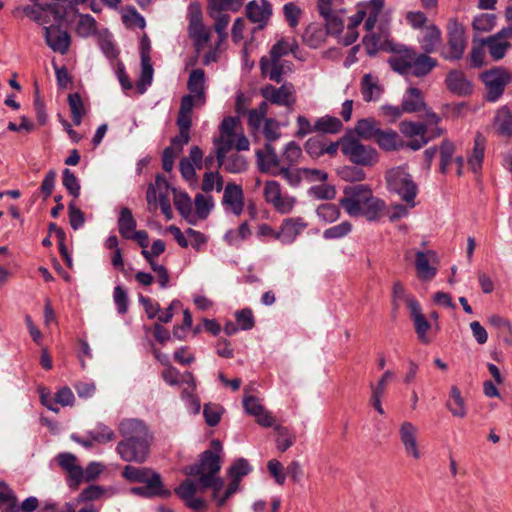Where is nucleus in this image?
Wrapping results in <instances>:
<instances>
[{"instance_id": "f257e3e1", "label": "nucleus", "mask_w": 512, "mask_h": 512, "mask_svg": "<svg viewBox=\"0 0 512 512\" xmlns=\"http://www.w3.org/2000/svg\"><path fill=\"white\" fill-rule=\"evenodd\" d=\"M211 447L199 455V460L196 463L184 467L182 472L186 476H199V484L202 487H211V498L216 506L223 507L240 490L242 478L252 471V467L245 458L235 460L227 470L230 481L223 491L225 482L219 476L222 445L218 440H213Z\"/></svg>"}, {"instance_id": "f03ea898", "label": "nucleus", "mask_w": 512, "mask_h": 512, "mask_svg": "<svg viewBox=\"0 0 512 512\" xmlns=\"http://www.w3.org/2000/svg\"><path fill=\"white\" fill-rule=\"evenodd\" d=\"M339 204L350 217H364L368 221L380 219L386 208L385 202L374 196L366 184L346 186Z\"/></svg>"}, {"instance_id": "7ed1b4c3", "label": "nucleus", "mask_w": 512, "mask_h": 512, "mask_svg": "<svg viewBox=\"0 0 512 512\" xmlns=\"http://www.w3.org/2000/svg\"><path fill=\"white\" fill-rule=\"evenodd\" d=\"M391 51L393 55L388 59L390 68L405 77H425L438 65L437 59L429 56V53H419L403 44L391 46Z\"/></svg>"}, {"instance_id": "20e7f679", "label": "nucleus", "mask_w": 512, "mask_h": 512, "mask_svg": "<svg viewBox=\"0 0 512 512\" xmlns=\"http://www.w3.org/2000/svg\"><path fill=\"white\" fill-rule=\"evenodd\" d=\"M387 187L390 192L397 194L408 207L416 206L415 198L418 186L406 166H398L386 173Z\"/></svg>"}, {"instance_id": "39448f33", "label": "nucleus", "mask_w": 512, "mask_h": 512, "mask_svg": "<svg viewBox=\"0 0 512 512\" xmlns=\"http://www.w3.org/2000/svg\"><path fill=\"white\" fill-rule=\"evenodd\" d=\"M341 151L352 162L362 166H372L378 161V152L369 145H364L358 139L341 138Z\"/></svg>"}, {"instance_id": "423d86ee", "label": "nucleus", "mask_w": 512, "mask_h": 512, "mask_svg": "<svg viewBox=\"0 0 512 512\" xmlns=\"http://www.w3.org/2000/svg\"><path fill=\"white\" fill-rule=\"evenodd\" d=\"M447 50L442 52L444 59L458 61L463 58L467 47L465 28L457 19L452 18L447 23Z\"/></svg>"}, {"instance_id": "0eeeda50", "label": "nucleus", "mask_w": 512, "mask_h": 512, "mask_svg": "<svg viewBox=\"0 0 512 512\" xmlns=\"http://www.w3.org/2000/svg\"><path fill=\"white\" fill-rule=\"evenodd\" d=\"M481 79L486 89L485 100L494 103L501 98L506 86L512 82V75L508 70L497 67L484 71Z\"/></svg>"}, {"instance_id": "6e6552de", "label": "nucleus", "mask_w": 512, "mask_h": 512, "mask_svg": "<svg viewBox=\"0 0 512 512\" xmlns=\"http://www.w3.org/2000/svg\"><path fill=\"white\" fill-rule=\"evenodd\" d=\"M188 33L193 40L195 49L200 51L208 43L211 36L210 29L203 24L201 7L197 3H191L188 7Z\"/></svg>"}, {"instance_id": "1a4fd4ad", "label": "nucleus", "mask_w": 512, "mask_h": 512, "mask_svg": "<svg viewBox=\"0 0 512 512\" xmlns=\"http://www.w3.org/2000/svg\"><path fill=\"white\" fill-rule=\"evenodd\" d=\"M196 477V480L190 478L185 479L174 490L175 494L184 501L185 505L193 510H199L206 506V502L203 498L195 497L197 491L203 492L206 489H211V487H202L199 484V476Z\"/></svg>"}, {"instance_id": "9d476101", "label": "nucleus", "mask_w": 512, "mask_h": 512, "mask_svg": "<svg viewBox=\"0 0 512 512\" xmlns=\"http://www.w3.org/2000/svg\"><path fill=\"white\" fill-rule=\"evenodd\" d=\"M151 440L120 441L116 450L120 458L126 462L143 463L148 457Z\"/></svg>"}, {"instance_id": "9b49d317", "label": "nucleus", "mask_w": 512, "mask_h": 512, "mask_svg": "<svg viewBox=\"0 0 512 512\" xmlns=\"http://www.w3.org/2000/svg\"><path fill=\"white\" fill-rule=\"evenodd\" d=\"M512 27H503L499 32L482 39V46H485L489 55L495 61L501 60L511 47Z\"/></svg>"}, {"instance_id": "f8f14e48", "label": "nucleus", "mask_w": 512, "mask_h": 512, "mask_svg": "<svg viewBox=\"0 0 512 512\" xmlns=\"http://www.w3.org/2000/svg\"><path fill=\"white\" fill-rule=\"evenodd\" d=\"M295 89L293 84L284 83L280 87L271 84L261 89V95L272 104L291 108L295 103Z\"/></svg>"}, {"instance_id": "ddd939ff", "label": "nucleus", "mask_w": 512, "mask_h": 512, "mask_svg": "<svg viewBox=\"0 0 512 512\" xmlns=\"http://www.w3.org/2000/svg\"><path fill=\"white\" fill-rule=\"evenodd\" d=\"M401 133L410 141L405 143L406 148L413 151L420 150L427 144V139H424V134L428 133V124L422 122L403 121L400 123Z\"/></svg>"}, {"instance_id": "4468645a", "label": "nucleus", "mask_w": 512, "mask_h": 512, "mask_svg": "<svg viewBox=\"0 0 512 512\" xmlns=\"http://www.w3.org/2000/svg\"><path fill=\"white\" fill-rule=\"evenodd\" d=\"M307 227L308 223L302 217L285 218L279 226L276 240L283 245H291Z\"/></svg>"}, {"instance_id": "2eb2a0df", "label": "nucleus", "mask_w": 512, "mask_h": 512, "mask_svg": "<svg viewBox=\"0 0 512 512\" xmlns=\"http://www.w3.org/2000/svg\"><path fill=\"white\" fill-rule=\"evenodd\" d=\"M58 465L68 474V485L77 488L84 481L83 468L78 465L77 458L69 452L60 453L56 457Z\"/></svg>"}, {"instance_id": "dca6fc26", "label": "nucleus", "mask_w": 512, "mask_h": 512, "mask_svg": "<svg viewBox=\"0 0 512 512\" xmlns=\"http://www.w3.org/2000/svg\"><path fill=\"white\" fill-rule=\"evenodd\" d=\"M118 430L123 437L122 441H136L152 439L147 426L138 419H124L119 423Z\"/></svg>"}, {"instance_id": "f3484780", "label": "nucleus", "mask_w": 512, "mask_h": 512, "mask_svg": "<svg viewBox=\"0 0 512 512\" xmlns=\"http://www.w3.org/2000/svg\"><path fill=\"white\" fill-rule=\"evenodd\" d=\"M407 306L419 340L424 344H428L430 338L427 336V332L430 330L431 325L423 315L419 302L415 298H407Z\"/></svg>"}, {"instance_id": "a211bd4d", "label": "nucleus", "mask_w": 512, "mask_h": 512, "mask_svg": "<svg viewBox=\"0 0 512 512\" xmlns=\"http://www.w3.org/2000/svg\"><path fill=\"white\" fill-rule=\"evenodd\" d=\"M44 37L47 45L62 55L66 54L71 44L68 32L62 31L55 26L44 27Z\"/></svg>"}, {"instance_id": "6ab92c4d", "label": "nucleus", "mask_w": 512, "mask_h": 512, "mask_svg": "<svg viewBox=\"0 0 512 512\" xmlns=\"http://www.w3.org/2000/svg\"><path fill=\"white\" fill-rule=\"evenodd\" d=\"M417 433L418 428L409 421L403 422L399 428V438L405 453L414 459H419L421 456L416 440Z\"/></svg>"}, {"instance_id": "aec40b11", "label": "nucleus", "mask_w": 512, "mask_h": 512, "mask_svg": "<svg viewBox=\"0 0 512 512\" xmlns=\"http://www.w3.org/2000/svg\"><path fill=\"white\" fill-rule=\"evenodd\" d=\"M152 480L144 483V486L132 487L130 493L143 498H169L171 496L172 492L165 487L161 476H155Z\"/></svg>"}, {"instance_id": "412c9836", "label": "nucleus", "mask_w": 512, "mask_h": 512, "mask_svg": "<svg viewBox=\"0 0 512 512\" xmlns=\"http://www.w3.org/2000/svg\"><path fill=\"white\" fill-rule=\"evenodd\" d=\"M240 6L233 5L232 8H219L218 5H215L213 0H209V9L210 16L215 20L214 29L219 37L218 45L226 38V28L230 21V16L228 14L223 13L225 10H238Z\"/></svg>"}, {"instance_id": "4be33fe9", "label": "nucleus", "mask_w": 512, "mask_h": 512, "mask_svg": "<svg viewBox=\"0 0 512 512\" xmlns=\"http://www.w3.org/2000/svg\"><path fill=\"white\" fill-rule=\"evenodd\" d=\"M206 77L205 71L201 68L193 69L187 81V88L189 90V94H192L196 97V101L200 106L205 105L206 103Z\"/></svg>"}, {"instance_id": "5701e85b", "label": "nucleus", "mask_w": 512, "mask_h": 512, "mask_svg": "<svg viewBox=\"0 0 512 512\" xmlns=\"http://www.w3.org/2000/svg\"><path fill=\"white\" fill-rule=\"evenodd\" d=\"M222 203L229 207L233 214L239 216L244 208L243 191L241 186L234 183H228L224 188Z\"/></svg>"}, {"instance_id": "b1692460", "label": "nucleus", "mask_w": 512, "mask_h": 512, "mask_svg": "<svg viewBox=\"0 0 512 512\" xmlns=\"http://www.w3.org/2000/svg\"><path fill=\"white\" fill-rule=\"evenodd\" d=\"M447 89L457 96H467L473 91V85L460 71H451L445 79Z\"/></svg>"}, {"instance_id": "393cba45", "label": "nucleus", "mask_w": 512, "mask_h": 512, "mask_svg": "<svg viewBox=\"0 0 512 512\" xmlns=\"http://www.w3.org/2000/svg\"><path fill=\"white\" fill-rule=\"evenodd\" d=\"M261 73L267 76L271 81L280 83L283 80V75L286 69H290L288 62L281 60L268 59L263 56L260 60Z\"/></svg>"}, {"instance_id": "a878e982", "label": "nucleus", "mask_w": 512, "mask_h": 512, "mask_svg": "<svg viewBox=\"0 0 512 512\" xmlns=\"http://www.w3.org/2000/svg\"><path fill=\"white\" fill-rule=\"evenodd\" d=\"M374 142L380 149L387 152L397 151L405 146L398 132L392 128H381Z\"/></svg>"}, {"instance_id": "bb28decb", "label": "nucleus", "mask_w": 512, "mask_h": 512, "mask_svg": "<svg viewBox=\"0 0 512 512\" xmlns=\"http://www.w3.org/2000/svg\"><path fill=\"white\" fill-rule=\"evenodd\" d=\"M380 32L370 33L365 35L362 39V45L369 56H375L377 52L388 42L389 31L385 26L379 27Z\"/></svg>"}, {"instance_id": "cd10ccee", "label": "nucleus", "mask_w": 512, "mask_h": 512, "mask_svg": "<svg viewBox=\"0 0 512 512\" xmlns=\"http://www.w3.org/2000/svg\"><path fill=\"white\" fill-rule=\"evenodd\" d=\"M435 254L433 251H418L416 253L415 258V268L418 277L421 280H431L436 275V268L430 264L432 258H434Z\"/></svg>"}, {"instance_id": "c85d7f7f", "label": "nucleus", "mask_w": 512, "mask_h": 512, "mask_svg": "<svg viewBox=\"0 0 512 512\" xmlns=\"http://www.w3.org/2000/svg\"><path fill=\"white\" fill-rule=\"evenodd\" d=\"M246 13L251 22L260 23L262 26L271 15L270 3L266 0H262L260 3L256 0L250 1L246 6Z\"/></svg>"}, {"instance_id": "c756f323", "label": "nucleus", "mask_w": 512, "mask_h": 512, "mask_svg": "<svg viewBox=\"0 0 512 512\" xmlns=\"http://www.w3.org/2000/svg\"><path fill=\"white\" fill-rule=\"evenodd\" d=\"M381 123L373 117L359 119L355 124V133L359 138L373 141L376 139L380 129Z\"/></svg>"}, {"instance_id": "7c9ffc66", "label": "nucleus", "mask_w": 512, "mask_h": 512, "mask_svg": "<svg viewBox=\"0 0 512 512\" xmlns=\"http://www.w3.org/2000/svg\"><path fill=\"white\" fill-rule=\"evenodd\" d=\"M402 108L404 112L415 113L426 110V104L420 89L416 87H410L402 99Z\"/></svg>"}, {"instance_id": "2f4dec72", "label": "nucleus", "mask_w": 512, "mask_h": 512, "mask_svg": "<svg viewBox=\"0 0 512 512\" xmlns=\"http://www.w3.org/2000/svg\"><path fill=\"white\" fill-rule=\"evenodd\" d=\"M493 126L499 135L512 136V111L506 105L496 110Z\"/></svg>"}, {"instance_id": "473e14b6", "label": "nucleus", "mask_w": 512, "mask_h": 512, "mask_svg": "<svg viewBox=\"0 0 512 512\" xmlns=\"http://www.w3.org/2000/svg\"><path fill=\"white\" fill-rule=\"evenodd\" d=\"M256 156L258 166L261 172L271 173L272 171L279 169V158L271 143H267L265 145V151H257Z\"/></svg>"}, {"instance_id": "72a5a7b5", "label": "nucleus", "mask_w": 512, "mask_h": 512, "mask_svg": "<svg viewBox=\"0 0 512 512\" xmlns=\"http://www.w3.org/2000/svg\"><path fill=\"white\" fill-rule=\"evenodd\" d=\"M123 477L129 482L134 483H148L153 481L155 476H161L159 473L153 471L147 467H135L132 465H126L122 472Z\"/></svg>"}, {"instance_id": "f704fd0d", "label": "nucleus", "mask_w": 512, "mask_h": 512, "mask_svg": "<svg viewBox=\"0 0 512 512\" xmlns=\"http://www.w3.org/2000/svg\"><path fill=\"white\" fill-rule=\"evenodd\" d=\"M154 69L148 51H143L141 55V74L136 84L137 91L140 94L146 92L147 88L152 84Z\"/></svg>"}, {"instance_id": "c9c22d12", "label": "nucleus", "mask_w": 512, "mask_h": 512, "mask_svg": "<svg viewBox=\"0 0 512 512\" xmlns=\"http://www.w3.org/2000/svg\"><path fill=\"white\" fill-rule=\"evenodd\" d=\"M442 43V34L440 29L432 24L425 28L424 34L420 40L423 52L433 53Z\"/></svg>"}, {"instance_id": "e433bc0d", "label": "nucleus", "mask_w": 512, "mask_h": 512, "mask_svg": "<svg viewBox=\"0 0 512 512\" xmlns=\"http://www.w3.org/2000/svg\"><path fill=\"white\" fill-rule=\"evenodd\" d=\"M485 145V138L480 133H478L474 139L472 152L467 159V163L473 173H478L482 168Z\"/></svg>"}, {"instance_id": "4c0bfd02", "label": "nucleus", "mask_w": 512, "mask_h": 512, "mask_svg": "<svg viewBox=\"0 0 512 512\" xmlns=\"http://www.w3.org/2000/svg\"><path fill=\"white\" fill-rule=\"evenodd\" d=\"M314 128L316 133L336 134L342 130L343 124L341 120L335 116L324 115L315 119Z\"/></svg>"}, {"instance_id": "58836bf2", "label": "nucleus", "mask_w": 512, "mask_h": 512, "mask_svg": "<svg viewBox=\"0 0 512 512\" xmlns=\"http://www.w3.org/2000/svg\"><path fill=\"white\" fill-rule=\"evenodd\" d=\"M381 87L378 84L377 78L371 74H365L361 80V94L366 102H371L379 99L381 95Z\"/></svg>"}, {"instance_id": "ea45409f", "label": "nucleus", "mask_w": 512, "mask_h": 512, "mask_svg": "<svg viewBox=\"0 0 512 512\" xmlns=\"http://www.w3.org/2000/svg\"><path fill=\"white\" fill-rule=\"evenodd\" d=\"M455 145L449 139H444L439 146L440 165L439 171L442 174L448 172L449 166L454 162Z\"/></svg>"}, {"instance_id": "a19ab883", "label": "nucleus", "mask_w": 512, "mask_h": 512, "mask_svg": "<svg viewBox=\"0 0 512 512\" xmlns=\"http://www.w3.org/2000/svg\"><path fill=\"white\" fill-rule=\"evenodd\" d=\"M195 106H200L196 97L192 94L184 95L180 101L177 123L192 125V110Z\"/></svg>"}, {"instance_id": "79ce46f5", "label": "nucleus", "mask_w": 512, "mask_h": 512, "mask_svg": "<svg viewBox=\"0 0 512 512\" xmlns=\"http://www.w3.org/2000/svg\"><path fill=\"white\" fill-rule=\"evenodd\" d=\"M174 205L180 215L189 223L192 225L196 224V217L194 216L192 212V202L191 198L188 196L187 193H179L175 194L174 197Z\"/></svg>"}, {"instance_id": "37998d69", "label": "nucleus", "mask_w": 512, "mask_h": 512, "mask_svg": "<svg viewBox=\"0 0 512 512\" xmlns=\"http://www.w3.org/2000/svg\"><path fill=\"white\" fill-rule=\"evenodd\" d=\"M137 226L136 220L133 217L131 210L123 207L120 210L118 217V230L123 238H129L131 233L135 231Z\"/></svg>"}, {"instance_id": "c03bdc74", "label": "nucleus", "mask_w": 512, "mask_h": 512, "mask_svg": "<svg viewBox=\"0 0 512 512\" xmlns=\"http://www.w3.org/2000/svg\"><path fill=\"white\" fill-rule=\"evenodd\" d=\"M76 33L82 38H88L97 34V22L90 14H79L76 25Z\"/></svg>"}, {"instance_id": "a18cd8bd", "label": "nucleus", "mask_w": 512, "mask_h": 512, "mask_svg": "<svg viewBox=\"0 0 512 512\" xmlns=\"http://www.w3.org/2000/svg\"><path fill=\"white\" fill-rule=\"evenodd\" d=\"M361 4L369 11V17L365 20L364 28L366 31H371L374 29L377 18L384 7V0H370Z\"/></svg>"}, {"instance_id": "49530a36", "label": "nucleus", "mask_w": 512, "mask_h": 512, "mask_svg": "<svg viewBox=\"0 0 512 512\" xmlns=\"http://www.w3.org/2000/svg\"><path fill=\"white\" fill-rule=\"evenodd\" d=\"M450 396L452 401L447 403V408L453 416L464 418L466 416V407L461 392L456 386H452Z\"/></svg>"}, {"instance_id": "de8ad7c7", "label": "nucleus", "mask_w": 512, "mask_h": 512, "mask_svg": "<svg viewBox=\"0 0 512 512\" xmlns=\"http://www.w3.org/2000/svg\"><path fill=\"white\" fill-rule=\"evenodd\" d=\"M273 176H281L291 187H298L303 178L302 168L281 167L271 172Z\"/></svg>"}, {"instance_id": "09e8293b", "label": "nucleus", "mask_w": 512, "mask_h": 512, "mask_svg": "<svg viewBox=\"0 0 512 512\" xmlns=\"http://www.w3.org/2000/svg\"><path fill=\"white\" fill-rule=\"evenodd\" d=\"M68 104L71 110L73 123L76 126H79L82 122V117L85 115V108L80 94L70 93L68 95Z\"/></svg>"}, {"instance_id": "8fccbe9b", "label": "nucleus", "mask_w": 512, "mask_h": 512, "mask_svg": "<svg viewBox=\"0 0 512 512\" xmlns=\"http://www.w3.org/2000/svg\"><path fill=\"white\" fill-rule=\"evenodd\" d=\"M316 215L325 223H333L339 219L341 212L337 205L325 203L317 207Z\"/></svg>"}, {"instance_id": "3c124183", "label": "nucleus", "mask_w": 512, "mask_h": 512, "mask_svg": "<svg viewBox=\"0 0 512 512\" xmlns=\"http://www.w3.org/2000/svg\"><path fill=\"white\" fill-rule=\"evenodd\" d=\"M201 189L205 193H209L216 189L217 192L223 189V178L217 171L206 172L203 176Z\"/></svg>"}, {"instance_id": "603ef678", "label": "nucleus", "mask_w": 512, "mask_h": 512, "mask_svg": "<svg viewBox=\"0 0 512 512\" xmlns=\"http://www.w3.org/2000/svg\"><path fill=\"white\" fill-rule=\"evenodd\" d=\"M307 193L309 197L316 200H332L336 196V189L333 185L322 183L311 186Z\"/></svg>"}, {"instance_id": "864d4df0", "label": "nucleus", "mask_w": 512, "mask_h": 512, "mask_svg": "<svg viewBox=\"0 0 512 512\" xmlns=\"http://www.w3.org/2000/svg\"><path fill=\"white\" fill-rule=\"evenodd\" d=\"M214 145L216 148L217 168H220L224 163L226 154L234 146V139L233 137L221 135L218 139L215 140Z\"/></svg>"}, {"instance_id": "5fc2aeb1", "label": "nucleus", "mask_w": 512, "mask_h": 512, "mask_svg": "<svg viewBox=\"0 0 512 512\" xmlns=\"http://www.w3.org/2000/svg\"><path fill=\"white\" fill-rule=\"evenodd\" d=\"M177 126L179 127V134L172 138L169 148H173L175 152L180 154L183 147L190 141L191 125L177 123Z\"/></svg>"}, {"instance_id": "6e6d98bb", "label": "nucleus", "mask_w": 512, "mask_h": 512, "mask_svg": "<svg viewBox=\"0 0 512 512\" xmlns=\"http://www.w3.org/2000/svg\"><path fill=\"white\" fill-rule=\"evenodd\" d=\"M352 230V224L349 221H343L340 224L329 227L323 231L325 240H337L347 236Z\"/></svg>"}, {"instance_id": "4d7b16f0", "label": "nucleus", "mask_w": 512, "mask_h": 512, "mask_svg": "<svg viewBox=\"0 0 512 512\" xmlns=\"http://www.w3.org/2000/svg\"><path fill=\"white\" fill-rule=\"evenodd\" d=\"M303 152L302 148L295 141H290L285 146L284 152L282 154L283 162L287 163L289 166H294L299 163L302 158Z\"/></svg>"}, {"instance_id": "13d9d810", "label": "nucleus", "mask_w": 512, "mask_h": 512, "mask_svg": "<svg viewBox=\"0 0 512 512\" xmlns=\"http://www.w3.org/2000/svg\"><path fill=\"white\" fill-rule=\"evenodd\" d=\"M194 204L196 208L197 216L200 219H206L209 215L210 211L214 207V201L212 196L209 195H203L201 193H198L195 196Z\"/></svg>"}, {"instance_id": "bf43d9fd", "label": "nucleus", "mask_w": 512, "mask_h": 512, "mask_svg": "<svg viewBox=\"0 0 512 512\" xmlns=\"http://www.w3.org/2000/svg\"><path fill=\"white\" fill-rule=\"evenodd\" d=\"M224 168L229 173H241L247 168L246 159L237 153L224 158Z\"/></svg>"}, {"instance_id": "052dcab7", "label": "nucleus", "mask_w": 512, "mask_h": 512, "mask_svg": "<svg viewBox=\"0 0 512 512\" xmlns=\"http://www.w3.org/2000/svg\"><path fill=\"white\" fill-rule=\"evenodd\" d=\"M88 434L92 441L98 443H107L115 439L114 431L103 423L97 424Z\"/></svg>"}, {"instance_id": "680f3d73", "label": "nucleus", "mask_w": 512, "mask_h": 512, "mask_svg": "<svg viewBox=\"0 0 512 512\" xmlns=\"http://www.w3.org/2000/svg\"><path fill=\"white\" fill-rule=\"evenodd\" d=\"M223 413V408L215 403H207L203 408V416L205 422L208 426H216L220 420Z\"/></svg>"}, {"instance_id": "e2e57ef3", "label": "nucleus", "mask_w": 512, "mask_h": 512, "mask_svg": "<svg viewBox=\"0 0 512 512\" xmlns=\"http://www.w3.org/2000/svg\"><path fill=\"white\" fill-rule=\"evenodd\" d=\"M63 186L67 192L74 198L80 195V183L76 175L68 168L64 169L62 177Z\"/></svg>"}, {"instance_id": "0e129e2a", "label": "nucleus", "mask_w": 512, "mask_h": 512, "mask_svg": "<svg viewBox=\"0 0 512 512\" xmlns=\"http://www.w3.org/2000/svg\"><path fill=\"white\" fill-rule=\"evenodd\" d=\"M304 149L312 159H318L324 155V141L318 137H311L305 142Z\"/></svg>"}, {"instance_id": "69168bd1", "label": "nucleus", "mask_w": 512, "mask_h": 512, "mask_svg": "<svg viewBox=\"0 0 512 512\" xmlns=\"http://www.w3.org/2000/svg\"><path fill=\"white\" fill-rule=\"evenodd\" d=\"M297 200L294 196L282 194V196L272 204V207L279 214H289L293 211Z\"/></svg>"}, {"instance_id": "338daca9", "label": "nucleus", "mask_w": 512, "mask_h": 512, "mask_svg": "<svg viewBox=\"0 0 512 512\" xmlns=\"http://www.w3.org/2000/svg\"><path fill=\"white\" fill-rule=\"evenodd\" d=\"M45 10V7L39 5L38 1L34 3L33 6H26L23 8L25 15L40 25L46 24L49 21L47 16L43 14Z\"/></svg>"}, {"instance_id": "774afa93", "label": "nucleus", "mask_w": 512, "mask_h": 512, "mask_svg": "<svg viewBox=\"0 0 512 512\" xmlns=\"http://www.w3.org/2000/svg\"><path fill=\"white\" fill-rule=\"evenodd\" d=\"M105 493V488L100 485H89L78 496L79 502H90L100 499Z\"/></svg>"}]
</instances>
